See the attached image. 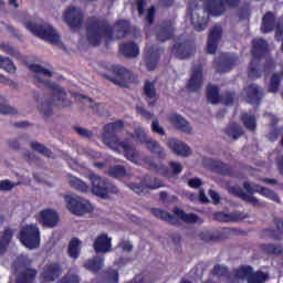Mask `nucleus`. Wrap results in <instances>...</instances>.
Instances as JSON below:
<instances>
[{"mask_svg": "<svg viewBox=\"0 0 283 283\" xmlns=\"http://www.w3.org/2000/svg\"><path fill=\"white\" fill-rule=\"evenodd\" d=\"M0 114L1 115H17L18 111L7 104L6 97L0 96Z\"/></svg>", "mask_w": 283, "mask_h": 283, "instance_id": "13d9d810", "label": "nucleus"}, {"mask_svg": "<svg viewBox=\"0 0 283 283\" xmlns=\"http://www.w3.org/2000/svg\"><path fill=\"white\" fill-rule=\"evenodd\" d=\"M207 99L208 103L217 104L221 102L220 88L217 85L209 84L207 86Z\"/></svg>", "mask_w": 283, "mask_h": 283, "instance_id": "79ce46f5", "label": "nucleus"}, {"mask_svg": "<svg viewBox=\"0 0 283 283\" xmlns=\"http://www.w3.org/2000/svg\"><path fill=\"white\" fill-rule=\"evenodd\" d=\"M230 191L241 200H244L245 202L252 205L253 207H260V201L255 196L247 195L244 189L240 187H232L230 188Z\"/></svg>", "mask_w": 283, "mask_h": 283, "instance_id": "473e14b6", "label": "nucleus"}, {"mask_svg": "<svg viewBox=\"0 0 283 283\" xmlns=\"http://www.w3.org/2000/svg\"><path fill=\"white\" fill-rule=\"evenodd\" d=\"M199 237L203 243H216L223 240L221 232H201Z\"/></svg>", "mask_w": 283, "mask_h": 283, "instance_id": "c03bdc74", "label": "nucleus"}, {"mask_svg": "<svg viewBox=\"0 0 283 283\" xmlns=\"http://www.w3.org/2000/svg\"><path fill=\"white\" fill-rule=\"evenodd\" d=\"M277 232H274L273 229H265L263 232L268 233L269 237L274 241H281L283 237V220L280 218H276L274 220Z\"/></svg>", "mask_w": 283, "mask_h": 283, "instance_id": "58836bf2", "label": "nucleus"}, {"mask_svg": "<svg viewBox=\"0 0 283 283\" xmlns=\"http://www.w3.org/2000/svg\"><path fill=\"white\" fill-rule=\"evenodd\" d=\"M262 33H271L275 30V38L280 40L283 36V18H279L277 22L273 12L268 11L262 17Z\"/></svg>", "mask_w": 283, "mask_h": 283, "instance_id": "9d476101", "label": "nucleus"}, {"mask_svg": "<svg viewBox=\"0 0 283 283\" xmlns=\"http://www.w3.org/2000/svg\"><path fill=\"white\" fill-rule=\"evenodd\" d=\"M168 120L176 127V129L190 134L191 127L187 119L182 118L179 114H171Z\"/></svg>", "mask_w": 283, "mask_h": 283, "instance_id": "c85d7f7f", "label": "nucleus"}, {"mask_svg": "<svg viewBox=\"0 0 283 283\" xmlns=\"http://www.w3.org/2000/svg\"><path fill=\"white\" fill-rule=\"evenodd\" d=\"M211 274L214 276H224L227 274V268L216 264L211 270Z\"/></svg>", "mask_w": 283, "mask_h": 283, "instance_id": "0e129e2a", "label": "nucleus"}, {"mask_svg": "<svg viewBox=\"0 0 283 283\" xmlns=\"http://www.w3.org/2000/svg\"><path fill=\"white\" fill-rule=\"evenodd\" d=\"M39 271L28 268L19 272L14 283H34Z\"/></svg>", "mask_w": 283, "mask_h": 283, "instance_id": "7c9ffc66", "label": "nucleus"}, {"mask_svg": "<svg viewBox=\"0 0 283 283\" xmlns=\"http://www.w3.org/2000/svg\"><path fill=\"white\" fill-rule=\"evenodd\" d=\"M241 120L249 132H255L256 130V118L254 115H249V113H242L241 114Z\"/></svg>", "mask_w": 283, "mask_h": 283, "instance_id": "a18cd8bd", "label": "nucleus"}, {"mask_svg": "<svg viewBox=\"0 0 283 283\" xmlns=\"http://www.w3.org/2000/svg\"><path fill=\"white\" fill-rule=\"evenodd\" d=\"M176 34V27L171 20H165L157 27L156 38L159 42H166L174 38Z\"/></svg>", "mask_w": 283, "mask_h": 283, "instance_id": "a211bd4d", "label": "nucleus"}, {"mask_svg": "<svg viewBox=\"0 0 283 283\" xmlns=\"http://www.w3.org/2000/svg\"><path fill=\"white\" fill-rule=\"evenodd\" d=\"M38 222L42 224L44 229H54L60 222V217L56 210L44 209L40 210Z\"/></svg>", "mask_w": 283, "mask_h": 283, "instance_id": "dca6fc26", "label": "nucleus"}, {"mask_svg": "<svg viewBox=\"0 0 283 283\" xmlns=\"http://www.w3.org/2000/svg\"><path fill=\"white\" fill-rule=\"evenodd\" d=\"M226 134L233 140H238L242 135H244V129H242L239 124L232 123L226 128Z\"/></svg>", "mask_w": 283, "mask_h": 283, "instance_id": "de8ad7c7", "label": "nucleus"}, {"mask_svg": "<svg viewBox=\"0 0 283 283\" xmlns=\"http://www.w3.org/2000/svg\"><path fill=\"white\" fill-rule=\"evenodd\" d=\"M270 276L268 272L262 270L254 271V273L245 280L248 283H266Z\"/></svg>", "mask_w": 283, "mask_h": 283, "instance_id": "09e8293b", "label": "nucleus"}, {"mask_svg": "<svg viewBox=\"0 0 283 283\" xmlns=\"http://www.w3.org/2000/svg\"><path fill=\"white\" fill-rule=\"evenodd\" d=\"M130 32V22L128 20H118L115 22V31L109 22L97 17H90L86 25L87 41L92 46H99L102 39L122 40Z\"/></svg>", "mask_w": 283, "mask_h": 283, "instance_id": "f257e3e1", "label": "nucleus"}, {"mask_svg": "<svg viewBox=\"0 0 283 283\" xmlns=\"http://www.w3.org/2000/svg\"><path fill=\"white\" fill-rule=\"evenodd\" d=\"M168 167H170L171 171L169 168L165 167L163 171L165 178L178 177L182 171V166L177 161L168 163Z\"/></svg>", "mask_w": 283, "mask_h": 283, "instance_id": "a19ab883", "label": "nucleus"}, {"mask_svg": "<svg viewBox=\"0 0 283 283\" xmlns=\"http://www.w3.org/2000/svg\"><path fill=\"white\" fill-rule=\"evenodd\" d=\"M66 253H69V256L72 260H78L81 254V240L77 238H72L69 243V249L66 250Z\"/></svg>", "mask_w": 283, "mask_h": 283, "instance_id": "4c0bfd02", "label": "nucleus"}, {"mask_svg": "<svg viewBox=\"0 0 283 283\" xmlns=\"http://www.w3.org/2000/svg\"><path fill=\"white\" fill-rule=\"evenodd\" d=\"M60 283H80V277L76 274H65Z\"/></svg>", "mask_w": 283, "mask_h": 283, "instance_id": "e2e57ef3", "label": "nucleus"}, {"mask_svg": "<svg viewBox=\"0 0 283 283\" xmlns=\"http://www.w3.org/2000/svg\"><path fill=\"white\" fill-rule=\"evenodd\" d=\"M212 170L224 177H233V168L231 165L224 164L222 160H212L210 164Z\"/></svg>", "mask_w": 283, "mask_h": 283, "instance_id": "2f4dec72", "label": "nucleus"}, {"mask_svg": "<svg viewBox=\"0 0 283 283\" xmlns=\"http://www.w3.org/2000/svg\"><path fill=\"white\" fill-rule=\"evenodd\" d=\"M241 0H209L206 10L212 17H221L226 12V6L229 9H237Z\"/></svg>", "mask_w": 283, "mask_h": 283, "instance_id": "9b49d317", "label": "nucleus"}, {"mask_svg": "<svg viewBox=\"0 0 283 283\" xmlns=\"http://www.w3.org/2000/svg\"><path fill=\"white\" fill-rule=\"evenodd\" d=\"M62 274V266L59 262L46 264L40 277L44 283L55 282Z\"/></svg>", "mask_w": 283, "mask_h": 283, "instance_id": "aec40b11", "label": "nucleus"}, {"mask_svg": "<svg viewBox=\"0 0 283 283\" xmlns=\"http://www.w3.org/2000/svg\"><path fill=\"white\" fill-rule=\"evenodd\" d=\"M254 268L251 265L242 264L240 268L234 270L233 274L237 280L248 281L249 277L254 273Z\"/></svg>", "mask_w": 283, "mask_h": 283, "instance_id": "e433bc0d", "label": "nucleus"}, {"mask_svg": "<svg viewBox=\"0 0 283 283\" xmlns=\"http://www.w3.org/2000/svg\"><path fill=\"white\" fill-rule=\"evenodd\" d=\"M74 132L77 133L83 138H92L93 137V132L88 130L86 128L74 127Z\"/></svg>", "mask_w": 283, "mask_h": 283, "instance_id": "69168bd1", "label": "nucleus"}, {"mask_svg": "<svg viewBox=\"0 0 283 283\" xmlns=\"http://www.w3.org/2000/svg\"><path fill=\"white\" fill-rule=\"evenodd\" d=\"M119 281V273L118 270H114L108 268L104 271V282L105 283H118Z\"/></svg>", "mask_w": 283, "mask_h": 283, "instance_id": "5fc2aeb1", "label": "nucleus"}, {"mask_svg": "<svg viewBox=\"0 0 283 283\" xmlns=\"http://www.w3.org/2000/svg\"><path fill=\"white\" fill-rule=\"evenodd\" d=\"M222 38L221 27H214L211 29L208 35L207 52L208 54H214L218 49V43Z\"/></svg>", "mask_w": 283, "mask_h": 283, "instance_id": "b1692460", "label": "nucleus"}, {"mask_svg": "<svg viewBox=\"0 0 283 283\" xmlns=\"http://www.w3.org/2000/svg\"><path fill=\"white\" fill-rule=\"evenodd\" d=\"M69 184L71 188H73L74 190H77L84 193H87L88 191H91V188L86 185V182L76 177H71V179L69 180Z\"/></svg>", "mask_w": 283, "mask_h": 283, "instance_id": "8fccbe9b", "label": "nucleus"}, {"mask_svg": "<svg viewBox=\"0 0 283 283\" xmlns=\"http://www.w3.org/2000/svg\"><path fill=\"white\" fill-rule=\"evenodd\" d=\"M107 175L111 178L120 179V178H125L127 176V170H126L125 166L115 165L111 169H108Z\"/></svg>", "mask_w": 283, "mask_h": 283, "instance_id": "603ef678", "label": "nucleus"}, {"mask_svg": "<svg viewBox=\"0 0 283 283\" xmlns=\"http://www.w3.org/2000/svg\"><path fill=\"white\" fill-rule=\"evenodd\" d=\"M31 72H34L36 75L34 76L35 85L40 86V84L44 85L53 92V97L43 102L41 105V109L43 112L44 118H49L53 114V106H57V108H69L72 105V102L66 98V91L62 88L56 82H51L45 80L43 76L51 78L53 73L49 69H44L40 64H31L29 66Z\"/></svg>", "mask_w": 283, "mask_h": 283, "instance_id": "f03ea898", "label": "nucleus"}, {"mask_svg": "<svg viewBox=\"0 0 283 283\" xmlns=\"http://www.w3.org/2000/svg\"><path fill=\"white\" fill-rule=\"evenodd\" d=\"M163 52L164 50L157 45H151L144 52L143 60L148 72L155 71L157 65H159Z\"/></svg>", "mask_w": 283, "mask_h": 283, "instance_id": "2eb2a0df", "label": "nucleus"}, {"mask_svg": "<svg viewBox=\"0 0 283 283\" xmlns=\"http://www.w3.org/2000/svg\"><path fill=\"white\" fill-rule=\"evenodd\" d=\"M130 189L142 196L146 193L148 190H157L164 187L163 181L157 178H153L149 176L144 177L143 181L139 184H130Z\"/></svg>", "mask_w": 283, "mask_h": 283, "instance_id": "4468645a", "label": "nucleus"}, {"mask_svg": "<svg viewBox=\"0 0 283 283\" xmlns=\"http://www.w3.org/2000/svg\"><path fill=\"white\" fill-rule=\"evenodd\" d=\"M30 147H31V149L36 151L39 155H43L48 158H51L53 155L52 150H50L48 147H45L40 142H31Z\"/></svg>", "mask_w": 283, "mask_h": 283, "instance_id": "864d4df0", "label": "nucleus"}, {"mask_svg": "<svg viewBox=\"0 0 283 283\" xmlns=\"http://www.w3.org/2000/svg\"><path fill=\"white\" fill-rule=\"evenodd\" d=\"M0 69L7 73H15L17 67L14 63L9 57H3L0 55Z\"/></svg>", "mask_w": 283, "mask_h": 283, "instance_id": "6e6d98bb", "label": "nucleus"}, {"mask_svg": "<svg viewBox=\"0 0 283 283\" xmlns=\"http://www.w3.org/2000/svg\"><path fill=\"white\" fill-rule=\"evenodd\" d=\"M19 238L21 243L28 249L32 250L39 248L41 242V232L39 226H23L20 230Z\"/></svg>", "mask_w": 283, "mask_h": 283, "instance_id": "423d86ee", "label": "nucleus"}, {"mask_svg": "<svg viewBox=\"0 0 283 283\" xmlns=\"http://www.w3.org/2000/svg\"><path fill=\"white\" fill-rule=\"evenodd\" d=\"M83 266L86 268V270H88L90 272L97 274L104 266V258L95 255L92 259L84 262Z\"/></svg>", "mask_w": 283, "mask_h": 283, "instance_id": "72a5a7b5", "label": "nucleus"}, {"mask_svg": "<svg viewBox=\"0 0 283 283\" xmlns=\"http://www.w3.org/2000/svg\"><path fill=\"white\" fill-rule=\"evenodd\" d=\"M119 51L125 59H136L139 55V48L135 42L122 43Z\"/></svg>", "mask_w": 283, "mask_h": 283, "instance_id": "c756f323", "label": "nucleus"}, {"mask_svg": "<svg viewBox=\"0 0 283 283\" xmlns=\"http://www.w3.org/2000/svg\"><path fill=\"white\" fill-rule=\"evenodd\" d=\"M94 251L96 253H107L112 251V239L107 233L99 234L94 241Z\"/></svg>", "mask_w": 283, "mask_h": 283, "instance_id": "a878e982", "label": "nucleus"}, {"mask_svg": "<svg viewBox=\"0 0 283 283\" xmlns=\"http://www.w3.org/2000/svg\"><path fill=\"white\" fill-rule=\"evenodd\" d=\"M150 213L153 216H155L157 219H160V220L168 222L172 226H178V223H179L178 218L176 216H172L168 211L153 208V209H150Z\"/></svg>", "mask_w": 283, "mask_h": 283, "instance_id": "f704fd0d", "label": "nucleus"}, {"mask_svg": "<svg viewBox=\"0 0 283 283\" xmlns=\"http://www.w3.org/2000/svg\"><path fill=\"white\" fill-rule=\"evenodd\" d=\"M261 250L265 252L268 255H276V256L283 255V247L281 244H273V243L262 244Z\"/></svg>", "mask_w": 283, "mask_h": 283, "instance_id": "49530a36", "label": "nucleus"}, {"mask_svg": "<svg viewBox=\"0 0 283 283\" xmlns=\"http://www.w3.org/2000/svg\"><path fill=\"white\" fill-rule=\"evenodd\" d=\"M63 20L71 29H80L83 25L84 15L80 9L70 7L65 10Z\"/></svg>", "mask_w": 283, "mask_h": 283, "instance_id": "f3484780", "label": "nucleus"}, {"mask_svg": "<svg viewBox=\"0 0 283 283\" xmlns=\"http://www.w3.org/2000/svg\"><path fill=\"white\" fill-rule=\"evenodd\" d=\"M23 25L28 31L32 32L35 36L48 41L49 43L57 44L60 43V35L51 25L36 24L34 22H23Z\"/></svg>", "mask_w": 283, "mask_h": 283, "instance_id": "0eeeda50", "label": "nucleus"}, {"mask_svg": "<svg viewBox=\"0 0 283 283\" xmlns=\"http://www.w3.org/2000/svg\"><path fill=\"white\" fill-rule=\"evenodd\" d=\"M190 10V20L191 24L197 32H203L208 28L209 23V15L199 17L197 13H193V9L191 6L189 7Z\"/></svg>", "mask_w": 283, "mask_h": 283, "instance_id": "bb28decb", "label": "nucleus"}, {"mask_svg": "<svg viewBox=\"0 0 283 283\" xmlns=\"http://www.w3.org/2000/svg\"><path fill=\"white\" fill-rule=\"evenodd\" d=\"M112 75L104 74V77L107 81L113 82L115 85H119L120 87H126L127 84L134 83L136 81V76L132 74L128 69H125L120 65H113L111 67Z\"/></svg>", "mask_w": 283, "mask_h": 283, "instance_id": "1a4fd4ad", "label": "nucleus"}, {"mask_svg": "<svg viewBox=\"0 0 283 283\" xmlns=\"http://www.w3.org/2000/svg\"><path fill=\"white\" fill-rule=\"evenodd\" d=\"M151 132L158 134L159 136L166 135L165 129L163 127H160L158 119H154L151 122Z\"/></svg>", "mask_w": 283, "mask_h": 283, "instance_id": "680f3d73", "label": "nucleus"}, {"mask_svg": "<svg viewBox=\"0 0 283 283\" xmlns=\"http://www.w3.org/2000/svg\"><path fill=\"white\" fill-rule=\"evenodd\" d=\"M282 77H283V72L274 73L271 75L270 84L268 86L269 93L276 94L280 91ZM281 95L283 96V92L281 93Z\"/></svg>", "mask_w": 283, "mask_h": 283, "instance_id": "ea45409f", "label": "nucleus"}, {"mask_svg": "<svg viewBox=\"0 0 283 283\" xmlns=\"http://www.w3.org/2000/svg\"><path fill=\"white\" fill-rule=\"evenodd\" d=\"M65 202L72 214L81 217L93 212V206L91 201L80 196L66 195Z\"/></svg>", "mask_w": 283, "mask_h": 283, "instance_id": "6e6552de", "label": "nucleus"}, {"mask_svg": "<svg viewBox=\"0 0 283 283\" xmlns=\"http://www.w3.org/2000/svg\"><path fill=\"white\" fill-rule=\"evenodd\" d=\"M202 84H203V67L202 65H198L192 70V74L188 82V90L192 93H198L200 88H202Z\"/></svg>", "mask_w": 283, "mask_h": 283, "instance_id": "5701e85b", "label": "nucleus"}, {"mask_svg": "<svg viewBox=\"0 0 283 283\" xmlns=\"http://www.w3.org/2000/svg\"><path fill=\"white\" fill-rule=\"evenodd\" d=\"M12 237H13L12 230L10 228H6L4 231L2 232V237L0 238V255L6 253L12 240Z\"/></svg>", "mask_w": 283, "mask_h": 283, "instance_id": "37998d69", "label": "nucleus"}, {"mask_svg": "<svg viewBox=\"0 0 283 283\" xmlns=\"http://www.w3.org/2000/svg\"><path fill=\"white\" fill-rule=\"evenodd\" d=\"M244 99L249 104L259 106L262 103L263 93L260 92L258 84L251 83L244 87Z\"/></svg>", "mask_w": 283, "mask_h": 283, "instance_id": "412c9836", "label": "nucleus"}, {"mask_svg": "<svg viewBox=\"0 0 283 283\" xmlns=\"http://www.w3.org/2000/svg\"><path fill=\"white\" fill-rule=\"evenodd\" d=\"M276 168L279 174L283 177V154L276 157Z\"/></svg>", "mask_w": 283, "mask_h": 283, "instance_id": "774afa93", "label": "nucleus"}, {"mask_svg": "<svg viewBox=\"0 0 283 283\" xmlns=\"http://www.w3.org/2000/svg\"><path fill=\"white\" fill-rule=\"evenodd\" d=\"M249 218H250L249 213H245L242 211H233L229 213L219 211L214 213V220L217 222H241Z\"/></svg>", "mask_w": 283, "mask_h": 283, "instance_id": "4be33fe9", "label": "nucleus"}, {"mask_svg": "<svg viewBox=\"0 0 283 283\" xmlns=\"http://www.w3.org/2000/svg\"><path fill=\"white\" fill-rule=\"evenodd\" d=\"M134 135L135 138H137L140 142V144H146V147L148 148L151 155H156L158 159H165V149L160 146L159 142H156L151 138H147V135L142 129L135 130Z\"/></svg>", "mask_w": 283, "mask_h": 283, "instance_id": "f8f14e48", "label": "nucleus"}, {"mask_svg": "<svg viewBox=\"0 0 283 283\" xmlns=\"http://www.w3.org/2000/svg\"><path fill=\"white\" fill-rule=\"evenodd\" d=\"M17 185L9 179H3L0 181V191H11Z\"/></svg>", "mask_w": 283, "mask_h": 283, "instance_id": "052dcab7", "label": "nucleus"}, {"mask_svg": "<svg viewBox=\"0 0 283 283\" xmlns=\"http://www.w3.org/2000/svg\"><path fill=\"white\" fill-rule=\"evenodd\" d=\"M154 276L149 272H143L140 274H137L133 277L132 282L129 283H154Z\"/></svg>", "mask_w": 283, "mask_h": 283, "instance_id": "4d7b16f0", "label": "nucleus"}, {"mask_svg": "<svg viewBox=\"0 0 283 283\" xmlns=\"http://www.w3.org/2000/svg\"><path fill=\"white\" fill-rule=\"evenodd\" d=\"M123 128H125V123L122 119L108 123L104 126L103 137L116 151H123L126 159L134 161L136 159L135 148L127 142H120L117 136Z\"/></svg>", "mask_w": 283, "mask_h": 283, "instance_id": "20e7f679", "label": "nucleus"}, {"mask_svg": "<svg viewBox=\"0 0 283 283\" xmlns=\"http://www.w3.org/2000/svg\"><path fill=\"white\" fill-rule=\"evenodd\" d=\"M174 213L181 221L193 224L199 221V217L196 213H187L185 210L179 209L178 207L174 208Z\"/></svg>", "mask_w": 283, "mask_h": 283, "instance_id": "c9c22d12", "label": "nucleus"}, {"mask_svg": "<svg viewBox=\"0 0 283 283\" xmlns=\"http://www.w3.org/2000/svg\"><path fill=\"white\" fill-rule=\"evenodd\" d=\"M172 53L180 60L189 59L195 53V46L188 41L176 43L172 48Z\"/></svg>", "mask_w": 283, "mask_h": 283, "instance_id": "393cba45", "label": "nucleus"}, {"mask_svg": "<svg viewBox=\"0 0 283 283\" xmlns=\"http://www.w3.org/2000/svg\"><path fill=\"white\" fill-rule=\"evenodd\" d=\"M235 63L237 56L230 53H221L214 61L216 72L220 74L231 72Z\"/></svg>", "mask_w": 283, "mask_h": 283, "instance_id": "6ab92c4d", "label": "nucleus"}, {"mask_svg": "<svg viewBox=\"0 0 283 283\" xmlns=\"http://www.w3.org/2000/svg\"><path fill=\"white\" fill-rule=\"evenodd\" d=\"M243 189L250 195L253 196L254 193L261 195L263 198H266L268 200H272L276 203H281V198L280 196L272 189L262 187L256 184H250L248 181L243 182Z\"/></svg>", "mask_w": 283, "mask_h": 283, "instance_id": "ddd939ff", "label": "nucleus"}, {"mask_svg": "<svg viewBox=\"0 0 283 283\" xmlns=\"http://www.w3.org/2000/svg\"><path fill=\"white\" fill-rule=\"evenodd\" d=\"M168 147H170L175 155L182 157H188L190 155V148L185 142L170 139L168 140Z\"/></svg>", "mask_w": 283, "mask_h": 283, "instance_id": "cd10ccee", "label": "nucleus"}, {"mask_svg": "<svg viewBox=\"0 0 283 283\" xmlns=\"http://www.w3.org/2000/svg\"><path fill=\"white\" fill-rule=\"evenodd\" d=\"M143 94H144V96H146L148 99H154V98H156V97H157V91H156L155 82H151V81H149V80H147L146 82H144Z\"/></svg>", "mask_w": 283, "mask_h": 283, "instance_id": "3c124183", "label": "nucleus"}, {"mask_svg": "<svg viewBox=\"0 0 283 283\" xmlns=\"http://www.w3.org/2000/svg\"><path fill=\"white\" fill-rule=\"evenodd\" d=\"M91 181V192L102 199H108L109 193L117 195L118 188L108 179H105L94 172L88 175Z\"/></svg>", "mask_w": 283, "mask_h": 283, "instance_id": "39448f33", "label": "nucleus"}, {"mask_svg": "<svg viewBox=\"0 0 283 283\" xmlns=\"http://www.w3.org/2000/svg\"><path fill=\"white\" fill-rule=\"evenodd\" d=\"M269 44L263 38H255L252 40V60L249 65V78L258 80L262 77L263 71L268 72L269 70H273L275 63L273 60H268L265 66H261L260 61L268 54Z\"/></svg>", "mask_w": 283, "mask_h": 283, "instance_id": "7ed1b4c3", "label": "nucleus"}, {"mask_svg": "<svg viewBox=\"0 0 283 283\" xmlns=\"http://www.w3.org/2000/svg\"><path fill=\"white\" fill-rule=\"evenodd\" d=\"M0 48L2 51H4L7 54L14 56L15 55V49L11 44L1 43Z\"/></svg>", "mask_w": 283, "mask_h": 283, "instance_id": "338daca9", "label": "nucleus"}, {"mask_svg": "<svg viewBox=\"0 0 283 283\" xmlns=\"http://www.w3.org/2000/svg\"><path fill=\"white\" fill-rule=\"evenodd\" d=\"M237 99V93L234 92H226L223 96L220 97V101L224 103L226 106H231Z\"/></svg>", "mask_w": 283, "mask_h": 283, "instance_id": "bf43d9fd", "label": "nucleus"}]
</instances>
